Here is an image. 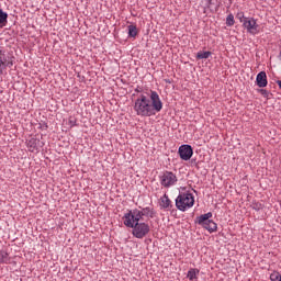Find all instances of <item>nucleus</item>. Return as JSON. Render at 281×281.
Masks as SVG:
<instances>
[{
    "label": "nucleus",
    "mask_w": 281,
    "mask_h": 281,
    "mask_svg": "<svg viewBox=\"0 0 281 281\" xmlns=\"http://www.w3.org/2000/svg\"><path fill=\"white\" fill-rule=\"evenodd\" d=\"M210 218H212V212L198 216L195 223L201 225V227L206 229V232H210V234H214V232L218 229V225H216L215 222Z\"/></svg>",
    "instance_id": "nucleus-4"
},
{
    "label": "nucleus",
    "mask_w": 281,
    "mask_h": 281,
    "mask_svg": "<svg viewBox=\"0 0 281 281\" xmlns=\"http://www.w3.org/2000/svg\"><path fill=\"white\" fill-rule=\"evenodd\" d=\"M176 207L180 212H187L190 207H194V195L192 193H180L176 199Z\"/></svg>",
    "instance_id": "nucleus-3"
},
{
    "label": "nucleus",
    "mask_w": 281,
    "mask_h": 281,
    "mask_svg": "<svg viewBox=\"0 0 281 281\" xmlns=\"http://www.w3.org/2000/svg\"><path fill=\"white\" fill-rule=\"evenodd\" d=\"M254 209L255 210H260V204H255Z\"/></svg>",
    "instance_id": "nucleus-21"
},
{
    "label": "nucleus",
    "mask_w": 281,
    "mask_h": 281,
    "mask_svg": "<svg viewBox=\"0 0 281 281\" xmlns=\"http://www.w3.org/2000/svg\"><path fill=\"white\" fill-rule=\"evenodd\" d=\"M159 206L161 210H166L167 212L172 210V201L168 196V194H164L159 200Z\"/></svg>",
    "instance_id": "nucleus-9"
},
{
    "label": "nucleus",
    "mask_w": 281,
    "mask_h": 281,
    "mask_svg": "<svg viewBox=\"0 0 281 281\" xmlns=\"http://www.w3.org/2000/svg\"><path fill=\"white\" fill-rule=\"evenodd\" d=\"M160 186L162 188H172V186H177V182L179 179L177 178V175L172 171H164L159 176Z\"/></svg>",
    "instance_id": "nucleus-5"
},
{
    "label": "nucleus",
    "mask_w": 281,
    "mask_h": 281,
    "mask_svg": "<svg viewBox=\"0 0 281 281\" xmlns=\"http://www.w3.org/2000/svg\"><path fill=\"white\" fill-rule=\"evenodd\" d=\"M245 30L248 32V34H251L252 36H256V34H260V25L254 18H244L243 23Z\"/></svg>",
    "instance_id": "nucleus-6"
},
{
    "label": "nucleus",
    "mask_w": 281,
    "mask_h": 281,
    "mask_svg": "<svg viewBox=\"0 0 281 281\" xmlns=\"http://www.w3.org/2000/svg\"><path fill=\"white\" fill-rule=\"evenodd\" d=\"M8 262H10V255L4 250H0V265H8Z\"/></svg>",
    "instance_id": "nucleus-12"
},
{
    "label": "nucleus",
    "mask_w": 281,
    "mask_h": 281,
    "mask_svg": "<svg viewBox=\"0 0 281 281\" xmlns=\"http://www.w3.org/2000/svg\"><path fill=\"white\" fill-rule=\"evenodd\" d=\"M259 93H261V95H262L263 98H267V100H269V98H270V95H271V93H270L269 91L265 90V89H260V90H259Z\"/></svg>",
    "instance_id": "nucleus-19"
},
{
    "label": "nucleus",
    "mask_w": 281,
    "mask_h": 281,
    "mask_svg": "<svg viewBox=\"0 0 281 281\" xmlns=\"http://www.w3.org/2000/svg\"><path fill=\"white\" fill-rule=\"evenodd\" d=\"M8 25V13L0 9V27H5Z\"/></svg>",
    "instance_id": "nucleus-11"
},
{
    "label": "nucleus",
    "mask_w": 281,
    "mask_h": 281,
    "mask_svg": "<svg viewBox=\"0 0 281 281\" xmlns=\"http://www.w3.org/2000/svg\"><path fill=\"white\" fill-rule=\"evenodd\" d=\"M5 67V52L0 48V76L3 74V68Z\"/></svg>",
    "instance_id": "nucleus-13"
},
{
    "label": "nucleus",
    "mask_w": 281,
    "mask_h": 281,
    "mask_svg": "<svg viewBox=\"0 0 281 281\" xmlns=\"http://www.w3.org/2000/svg\"><path fill=\"white\" fill-rule=\"evenodd\" d=\"M235 21H234V14H228L226 18V25L228 27H232L234 25Z\"/></svg>",
    "instance_id": "nucleus-17"
},
{
    "label": "nucleus",
    "mask_w": 281,
    "mask_h": 281,
    "mask_svg": "<svg viewBox=\"0 0 281 281\" xmlns=\"http://www.w3.org/2000/svg\"><path fill=\"white\" fill-rule=\"evenodd\" d=\"M131 228L133 229L132 234L135 238H144L150 232V226L147 223H138Z\"/></svg>",
    "instance_id": "nucleus-7"
},
{
    "label": "nucleus",
    "mask_w": 281,
    "mask_h": 281,
    "mask_svg": "<svg viewBox=\"0 0 281 281\" xmlns=\"http://www.w3.org/2000/svg\"><path fill=\"white\" fill-rule=\"evenodd\" d=\"M144 217L155 218V209L147 206L130 210L123 216V224L125 227H135V225L139 224V221H144Z\"/></svg>",
    "instance_id": "nucleus-2"
},
{
    "label": "nucleus",
    "mask_w": 281,
    "mask_h": 281,
    "mask_svg": "<svg viewBox=\"0 0 281 281\" xmlns=\"http://www.w3.org/2000/svg\"><path fill=\"white\" fill-rule=\"evenodd\" d=\"M237 19H239L240 23H245V13L240 12L237 14Z\"/></svg>",
    "instance_id": "nucleus-20"
},
{
    "label": "nucleus",
    "mask_w": 281,
    "mask_h": 281,
    "mask_svg": "<svg viewBox=\"0 0 281 281\" xmlns=\"http://www.w3.org/2000/svg\"><path fill=\"white\" fill-rule=\"evenodd\" d=\"M164 109V102L155 90L143 91L134 102V111L139 117H151Z\"/></svg>",
    "instance_id": "nucleus-1"
},
{
    "label": "nucleus",
    "mask_w": 281,
    "mask_h": 281,
    "mask_svg": "<svg viewBox=\"0 0 281 281\" xmlns=\"http://www.w3.org/2000/svg\"><path fill=\"white\" fill-rule=\"evenodd\" d=\"M198 276H199V269H190L188 271L187 278L190 281H194V280H196Z\"/></svg>",
    "instance_id": "nucleus-14"
},
{
    "label": "nucleus",
    "mask_w": 281,
    "mask_h": 281,
    "mask_svg": "<svg viewBox=\"0 0 281 281\" xmlns=\"http://www.w3.org/2000/svg\"><path fill=\"white\" fill-rule=\"evenodd\" d=\"M128 36L132 38H135V36H137V26L136 25L128 26Z\"/></svg>",
    "instance_id": "nucleus-16"
},
{
    "label": "nucleus",
    "mask_w": 281,
    "mask_h": 281,
    "mask_svg": "<svg viewBox=\"0 0 281 281\" xmlns=\"http://www.w3.org/2000/svg\"><path fill=\"white\" fill-rule=\"evenodd\" d=\"M178 153L180 155V159L183 161H190V159H192V155H194V150L190 145H181L178 149Z\"/></svg>",
    "instance_id": "nucleus-8"
},
{
    "label": "nucleus",
    "mask_w": 281,
    "mask_h": 281,
    "mask_svg": "<svg viewBox=\"0 0 281 281\" xmlns=\"http://www.w3.org/2000/svg\"><path fill=\"white\" fill-rule=\"evenodd\" d=\"M210 56H212V52H210V50H207V52H199L196 54V58L199 60L207 59V58H210Z\"/></svg>",
    "instance_id": "nucleus-15"
},
{
    "label": "nucleus",
    "mask_w": 281,
    "mask_h": 281,
    "mask_svg": "<svg viewBox=\"0 0 281 281\" xmlns=\"http://www.w3.org/2000/svg\"><path fill=\"white\" fill-rule=\"evenodd\" d=\"M277 83L279 85V88L281 89V80H279Z\"/></svg>",
    "instance_id": "nucleus-22"
},
{
    "label": "nucleus",
    "mask_w": 281,
    "mask_h": 281,
    "mask_svg": "<svg viewBox=\"0 0 281 281\" xmlns=\"http://www.w3.org/2000/svg\"><path fill=\"white\" fill-rule=\"evenodd\" d=\"M256 82H257V86L260 87V88L267 87V85H268V81H267V72L260 71V72L257 75Z\"/></svg>",
    "instance_id": "nucleus-10"
},
{
    "label": "nucleus",
    "mask_w": 281,
    "mask_h": 281,
    "mask_svg": "<svg viewBox=\"0 0 281 281\" xmlns=\"http://www.w3.org/2000/svg\"><path fill=\"white\" fill-rule=\"evenodd\" d=\"M270 280L271 281H281V274L278 272H273L270 274Z\"/></svg>",
    "instance_id": "nucleus-18"
}]
</instances>
